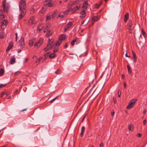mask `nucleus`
Returning a JSON list of instances; mask_svg holds the SVG:
<instances>
[{"mask_svg": "<svg viewBox=\"0 0 147 147\" xmlns=\"http://www.w3.org/2000/svg\"><path fill=\"white\" fill-rule=\"evenodd\" d=\"M48 39V43L47 47L44 49V50L46 52L49 51L53 47V45H52V44L53 42V39H50L49 38Z\"/></svg>", "mask_w": 147, "mask_h": 147, "instance_id": "1", "label": "nucleus"}, {"mask_svg": "<svg viewBox=\"0 0 147 147\" xmlns=\"http://www.w3.org/2000/svg\"><path fill=\"white\" fill-rule=\"evenodd\" d=\"M2 5L4 11H6L7 12L8 10L10 7L9 3L6 2V0H3L2 2Z\"/></svg>", "mask_w": 147, "mask_h": 147, "instance_id": "2", "label": "nucleus"}, {"mask_svg": "<svg viewBox=\"0 0 147 147\" xmlns=\"http://www.w3.org/2000/svg\"><path fill=\"white\" fill-rule=\"evenodd\" d=\"M137 101L136 99H133L130 100L128 103V105L126 107L127 109H130L134 106L136 102Z\"/></svg>", "mask_w": 147, "mask_h": 147, "instance_id": "3", "label": "nucleus"}, {"mask_svg": "<svg viewBox=\"0 0 147 147\" xmlns=\"http://www.w3.org/2000/svg\"><path fill=\"white\" fill-rule=\"evenodd\" d=\"M19 8L20 10L25 9L26 3L25 0H21L19 3Z\"/></svg>", "mask_w": 147, "mask_h": 147, "instance_id": "4", "label": "nucleus"}, {"mask_svg": "<svg viewBox=\"0 0 147 147\" xmlns=\"http://www.w3.org/2000/svg\"><path fill=\"white\" fill-rule=\"evenodd\" d=\"M69 12V9L67 10L61 12L58 15V17H59L60 18H63L66 16L67 15Z\"/></svg>", "mask_w": 147, "mask_h": 147, "instance_id": "5", "label": "nucleus"}, {"mask_svg": "<svg viewBox=\"0 0 147 147\" xmlns=\"http://www.w3.org/2000/svg\"><path fill=\"white\" fill-rule=\"evenodd\" d=\"M128 29L129 30L130 32L132 33V31L134 29V25L133 23V22L131 20H130L128 22Z\"/></svg>", "mask_w": 147, "mask_h": 147, "instance_id": "6", "label": "nucleus"}, {"mask_svg": "<svg viewBox=\"0 0 147 147\" xmlns=\"http://www.w3.org/2000/svg\"><path fill=\"white\" fill-rule=\"evenodd\" d=\"M80 6L81 5H80L78 6L77 5L75 6L73 8H71L70 9H69L70 11H71L72 14H74L75 13L77 10L80 9Z\"/></svg>", "mask_w": 147, "mask_h": 147, "instance_id": "7", "label": "nucleus"}, {"mask_svg": "<svg viewBox=\"0 0 147 147\" xmlns=\"http://www.w3.org/2000/svg\"><path fill=\"white\" fill-rule=\"evenodd\" d=\"M43 39L42 38H40L39 40L34 45V47H36L37 48L39 47L43 43Z\"/></svg>", "mask_w": 147, "mask_h": 147, "instance_id": "8", "label": "nucleus"}, {"mask_svg": "<svg viewBox=\"0 0 147 147\" xmlns=\"http://www.w3.org/2000/svg\"><path fill=\"white\" fill-rule=\"evenodd\" d=\"M20 47L22 48H23L25 45L24 42V38L23 37H21L19 41Z\"/></svg>", "mask_w": 147, "mask_h": 147, "instance_id": "9", "label": "nucleus"}, {"mask_svg": "<svg viewBox=\"0 0 147 147\" xmlns=\"http://www.w3.org/2000/svg\"><path fill=\"white\" fill-rule=\"evenodd\" d=\"M73 25V23L72 22H69L64 28V31L65 32L67 30L70 28Z\"/></svg>", "mask_w": 147, "mask_h": 147, "instance_id": "10", "label": "nucleus"}, {"mask_svg": "<svg viewBox=\"0 0 147 147\" xmlns=\"http://www.w3.org/2000/svg\"><path fill=\"white\" fill-rule=\"evenodd\" d=\"M45 4L49 7H51L53 6V4L51 3V0H46L45 2Z\"/></svg>", "mask_w": 147, "mask_h": 147, "instance_id": "11", "label": "nucleus"}, {"mask_svg": "<svg viewBox=\"0 0 147 147\" xmlns=\"http://www.w3.org/2000/svg\"><path fill=\"white\" fill-rule=\"evenodd\" d=\"M16 58L15 56H12L10 58L9 63L11 65H13L16 63Z\"/></svg>", "mask_w": 147, "mask_h": 147, "instance_id": "12", "label": "nucleus"}, {"mask_svg": "<svg viewBox=\"0 0 147 147\" xmlns=\"http://www.w3.org/2000/svg\"><path fill=\"white\" fill-rule=\"evenodd\" d=\"M28 22L30 24H36V22L34 21V17H31L29 20Z\"/></svg>", "mask_w": 147, "mask_h": 147, "instance_id": "13", "label": "nucleus"}, {"mask_svg": "<svg viewBox=\"0 0 147 147\" xmlns=\"http://www.w3.org/2000/svg\"><path fill=\"white\" fill-rule=\"evenodd\" d=\"M8 23V21L7 20H3L1 22V25L0 26V27L1 28V29H2V27L4 26L7 25Z\"/></svg>", "mask_w": 147, "mask_h": 147, "instance_id": "14", "label": "nucleus"}, {"mask_svg": "<svg viewBox=\"0 0 147 147\" xmlns=\"http://www.w3.org/2000/svg\"><path fill=\"white\" fill-rule=\"evenodd\" d=\"M13 43L12 41L10 42L9 43V45L7 47V48L6 49V51L7 52L10 49H11L13 47Z\"/></svg>", "mask_w": 147, "mask_h": 147, "instance_id": "15", "label": "nucleus"}, {"mask_svg": "<svg viewBox=\"0 0 147 147\" xmlns=\"http://www.w3.org/2000/svg\"><path fill=\"white\" fill-rule=\"evenodd\" d=\"M20 11H21V12L20 15L19 16V18L20 20H21L23 18V17L25 15V9L22 10Z\"/></svg>", "mask_w": 147, "mask_h": 147, "instance_id": "16", "label": "nucleus"}, {"mask_svg": "<svg viewBox=\"0 0 147 147\" xmlns=\"http://www.w3.org/2000/svg\"><path fill=\"white\" fill-rule=\"evenodd\" d=\"M88 6V1H85L83 4L82 6V8L83 10H86Z\"/></svg>", "mask_w": 147, "mask_h": 147, "instance_id": "17", "label": "nucleus"}, {"mask_svg": "<svg viewBox=\"0 0 147 147\" xmlns=\"http://www.w3.org/2000/svg\"><path fill=\"white\" fill-rule=\"evenodd\" d=\"M85 10H83L80 13L81 15L80 17L82 19H83L84 18H85L86 16Z\"/></svg>", "mask_w": 147, "mask_h": 147, "instance_id": "18", "label": "nucleus"}, {"mask_svg": "<svg viewBox=\"0 0 147 147\" xmlns=\"http://www.w3.org/2000/svg\"><path fill=\"white\" fill-rule=\"evenodd\" d=\"M103 87V85L100 86V85H98L96 87V89L94 90V91H96L98 90L99 92H100L102 89Z\"/></svg>", "mask_w": 147, "mask_h": 147, "instance_id": "19", "label": "nucleus"}, {"mask_svg": "<svg viewBox=\"0 0 147 147\" xmlns=\"http://www.w3.org/2000/svg\"><path fill=\"white\" fill-rule=\"evenodd\" d=\"M67 38V37L65 34H63L61 35L60 36L59 38V39L61 40L62 41L63 40Z\"/></svg>", "mask_w": 147, "mask_h": 147, "instance_id": "20", "label": "nucleus"}, {"mask_svg": "<svg viewBox=\"0 0 147 147\" xmlns=\"http://www.w3.org/2000/svg\"><path fill=\"white\" fill-rule=\"evenodd\" d=\"M129 17V14L128 13H127L124 16V21L125 22H126L128 20Z\"/></svg>", "mask_w": 147, "mask_h": 147, "instance_id": "21", "label": "nucleus"}, {"mask_svg": "<svg viewBox=\"0 0 147 147\" xmlns=\"http://www.w3.org/2000/svg\"><path fill=\"white\" fill-rule=\"evenodd\" d=\"M62 41L61 40L59 39L58 40L57 42L55 44V46L56 47H59L62 43Z\"/></svg>", "mask_w": 147, "mask_h": 147, "instance_id": "22", "label": "nucleus"}, {"mask_svg": "<svg viewBox=\"0 0 147 147\" xmlns=\"http://www.w3.org/2000/svg\"><path fill=\"white\" fill-rule=\"evenodd\" d=\"M4 18V16L3 14L2 10H0V20H2Z\"/></svg>", "mask_w": 147, "mask_h": 147, "instance_id": "23", "label": "nucleus"}, {"mask_svg": "<svg viewBox=\"0 0 147 147\" xmlns=\"http://www.w3.org/2000/svg\"><path fill=\"white\" fill-rule=\"evenodd\" d=\"M132 54L133 57L134 59V62H136V56L135 53L133 51H132Z\"/></svg>", "mask_w": 147, "mask_h": 147, "instance_id": "24", "label": "nucleus"}, {"mask_svg": "<svg viewBox=\"0 0 147 147\" xmlns=\"http://www.w3.org/2000/svg\"><path fill=\"white\" fill-rule=\"evenodd\" d=\"M81 0H76L72 2V4H74V5H77L79 3L80 1Z\"/></svg>", "mask_w": 147, "mask_h": 147, "instance_id": "25", "label": "nucleus"}, {"mask_svg": "<svg viewBox=\"0 0 147 147\" xmlns=\"http://www.w3.org/2000/svg\"><path fill=\"white\" fill-rule=\"evenodd\" d=\"M128 129L129 130L132 131L133 129V125L131 124H129L128 126Z\"/></svg>", "mask_w": 147, "mask_h": 147, "instance_id": "26", "label": "nucleus"}, {"mask_svg": "<svg viewBox=\"0 0 147 147\" xmlns=\"http://www.w3.org/2000/svg\"><path fill=\"white\" fill-rule=\"evenodd\" d=\"M43 27V25L42 24H40L38 25V29L40 32L42 29Z\"/></svg>", "mask_w": 147, "mask_h": 147, "instance_id": "27", "label": "nucleus"}, {"mask_svg": "<svg viewBox=\"0 0 147 147\" xmlns=\"http://www.w3.org/2000/svg\"><path fill=\"white\" fill-rule=\"evenodd\" d=\"M4 72V70L3 69H0V76H2L3 75Z\"/></svg>", "mask_w": 147, "mask_h": 147, "instance_id": "28", "label": "nucleus"}, {"mask_svg": "<svg viewBox=\"0 0 147 147\" xmlns=\"http://www.w3.org/2000/svg\"><path fill=\"white\" fill-rule=\"evenodd\" d=\"M99 19L98 17L97 16H95L93 17L92 20L94 22L97 21Z\"/></svg>", "mask_w": 147, "mask_h": 147, "instance_id": "29", "label": "nucleus"}, {"mask_svg": "<svg viewBox=\"0 0 147 147\" xmlns=\"http://www.w3.org/2000/svg\"><path fill=\"white\" fill-rule=\"evenodd\" d=\"M52 34V32L50 31H49L47 33L46 35V36L47 37H49Z\"/></svg>", "mask_w": 147, "mask_h": 147, "instance_id": "30", "label": "nucleus"}, {"mask_svg": "<svg viewBox=\"0 0 147 147\" xmlns=\"http://www.w3.org/2000/svg\"><path fill=\"white\" fill-rule=\"evenodd\" d=\"M42 59V57H40L36 61V65H38L41 60Z\"/></svg>", "mask_w": 147, "mask_h": 147, "instance_id": "31", "label": "nucleus"}, {"mask_svg": "<svg viewBox=\"0 0 147 147\" xmlns=\"http://www.w3.org/2000/svg\"><path fill=\"white\" fill-rule=\"evenodd\" d=\"M55 54L54 53H52L49 56V57L50 59L53 58L55 57Z\"/></svg>", "mask_w": 147, "mask_h": 147, "instance_id": "32", "label": "nucleus"}, {"mask_svg": "<svg viewBox=\"0 0 147 147\" xmlns=\"http://www.w3.org/2000/svg\"><path fill=\"white\" fill-rule=\"evenodd\" d=\"M72 1L70 2L68 4V7L69 8V9L71 8V7L73 5H74V4H72Z\"/></svg>", "mask_w": 147, "mask_h": 147, "instance_id": "33", "label": "nucleus"}, {"mask_svg": "<svg viewBox=\"0 0 147 147\" xmlns=\"http://www.w3.org/2000/svg\"><path fill=\"white\" fill-rule=\"evenodd\" d=\"M33 41L32 40H30L28 45L30 47L32 46L33 45Z\"/></svg>", "mask_w": 147, "mask_h": 147, "instance_id": "34", "label": "nucleus"}, {"mask_svg": "<svg viewBox=\"0 0 147 147\" xmlns=\"http://www.w3.org/2000/svg\"><path fill=\"white\" fill-rule=\"evenodd\" d=\"M50 27V24H47L45 25V28L47 30Z\"/></svg>", "mask_w": 147, "mask_h": 147, "instance_id": "35", "label": "nucleus"}, {"mask_svg": "<svg viewBox=\"0 0 147 147\" xmlns=\"http://www.w3.org/2000/svg\"><path fill=\"white\" fill-rule=\"evenodd\" d=\"M127 69L128 70V73L129 74H131V71L130 69V67L129 65H127Z\"/></svg>", "mask_w": 147, "mask_h": 147, "instance_id": "36", "label": "nucleus"}, {"mask_svg": "<svg viewBox=\"0 0 147 147\" xmlns=\"http://www.w3.org/2000/svg\"><path fill=\"white\" fill-rule=\"evenodd\" d=\"M55 73L57 74H59L61 73V71L59 69H58L55 72Z\"/></svg>", "mask_w": 147, "mask_h": 147, "instance_id": "37", "label": "nucleus"}, {"mask_svg": "<svg viewBox=\"0 0 147 147\" xmlns=\"http://www.w3.org/2000/svg\"><path fill=\"white\" fill-rule=\"evenodd\" d=\"M142 31L143 35L144 37H145L146 36V34L145 32L143 30V29H142Z\"/></svg>", "mask_w": 147, "mask_h": 147, "instance_id": "38", "label": "nucleus"}, {"mask_svg": "<svg viewBox=\"0 0 147 147\" xmlns=\"http://www.w3.org/2000/svg\"><path fill=\"white\" fill-rule=\"evenodd\" d=\"M58 50V47H55L53 49V52H56Z\"/></svg>", "mask_w": 147, "mask_h": 147, "instance_id": "39", "label": "nucleus"}, {"mask_svg": "<svg viewBox=\"0 0 147 147\" xmlns=\"http://www.w3.org/2000/svg\"><path fill=\"white\" fill-rule=\"evenodd\" d=\"M51 18V15L47 16L46 17V20L47 21L49 20Z\"/></svg>", "mask_w": 147, "mask_h": 147, "instance_id": "40", "label": "nucleus"}, {"mask_svg": "<svg viewBox=\"0 0 147 147\" xmlns=\"http://www.w3.org/2000/svg\"><path fill=\"white\" fill-rule=\"evenodd\" d=\"M21 74V72L20 71H18L16 72L15 73L14 75L16 76H17L18 75L20 74Z\"/></svg>", "mask_w": 147, "mask_h": 147, "instance_id": "41", "label": "nucleus"}, {"mask_svg": "<svg viewBox=\"0 0 147 147\" xmlns=\"http://www.w3.org/2000/svg\"><path fill=\"white\" fill-rule=\"evenodd\" d=\"M7 84H0V88H3Z\"/></svg>", "mask_w": 147, "mask_h": 147, "instance_id": "42", "label": "nucleus"}, {"mask_svg": "<svg viewBox=\"0 0 147 147\" xmlns=\"http://www.w3.org/2000/svg\"><path fill=\"white\" fill-rule=\"evenodd\" d=\"M76 41V39H75V40H73L71 42V45L73 46L74 45V43Z\"/></svg>", "mask_w": 147, "mask_h": 147, "instance_id": "43", "label": "nucleus"}, {"mask_svg": "<svg viewBox=\"0 0 147 147\" xmlns=\"http://www.w3.org/2000/svg\"><path fill=\"white\" fill-rule=\"evenodd\" d=\"M5 94H6V92L5 91H4L2 92L1 94V97H2L3 96V95H5Z\"/></svg>", "mask_w": 147, "mask_h": 147, "instance_id": "44", "label": "nucleus"}, {"mask_svg": "<svg viewBox=\"0 0 147 147\" xmlns=\"http://www.w3.org/2000/svg\"><path fill=\"white\" fill-rule=\"evenodd\" d=\"M35 11V10L34 9H32L30 11V13L33 14L34 13Z\"/></svg>", "mask_w": 147, "mask_h": 147, "instance_id": "45", "label": "nucleus"}, {"mask_svg": "<svg viewBox=\"0 0 147 147\" xmlns=\"http://www.w3.org/2000/svg\"><path fill=\"white\" fill-rule=\"evenodd\" d=\"M118 97H119L121 94V91L120 90H118Z\"/></svg>", "mask_w": 147, "mask_h": 147, "instance_id": "46", "label": "nucleus"}, {"mask_svg": "<svg viewBox=\"0 0 147 147\" xmlns=\"http://www.w3.org/2000/svg\"><path fill=\"white\" fill-rule=\"evenodd\" d=\"M58 96H57L56 98H55L51 100L50 101V102L51 103L53 102V101H54L58 97Z\"/></svg>", "mask_w": 147, "mask_h": 147, "instance_id": "47", "label": "nucleus"}, {"mask_svg": "<svg viewBox=\"0 0 147 147\" xmlns=\"http://www.w3.org/2000/svg\"><path fill=\"white\" fill-rule=\"evenodd\" d=\"M55 12H54L51 15V18H53L55 16Z\"/></svg>", "mask_w": 147, "mask_h": 147, "instance_id": "48", "label": "nucleus"}, {"mask_svg": "<svg viewBox=\"0 0 147 147\" xmlns=\"http://www.w3.org/2000/svg\"><path fill=\"white\" fill-rule=\"evenodd\" d=\"M85 130V127L84 126H83L81 129V131L84 132Z\"/></svg>", "mask_w": 147, "mask_h": 147, "instance_id": "49", "label": "nucleus"}, {"mask_svg": "<svg viewBox=\"0 0 147 147\" xmlns=\"http://www.w3.org/2000/svg\"><path fill=\"white\" fill-rule=\"evenodd\" d=\"M143 123L144 125H145L146 123V119H144L143 121Z\"/></svg>", "mask_w": 147, "mask_h": 147, "instance_id": "50", "label": "nucleus"}, {"mask_svg": "<svg viewBox=\"0 0 147 147\" xmlns=\"http://www.w3.org/2000/svg\"><path fill=\"white\" fill-rule=\"evenodd\" d=\"M17 33H15V35H16V37H15V39H16V41H17V39H18V36H17Z\"/></svg>", "mask_w": 147, "mask_h": 147, "instance_id": "51", "label": "nucleus"}, {"mask_svg": "<svg viewBox=\"0 0 147 147\" xmlns=\"http://www.w3.org/2000/svg\"><path fill=\"white\" fill-rule=\"evenodd\" d=\"M68 46V43H65V45L64 46V48H66Z\"/></svg>", "mask_w": 147, "mask_h": 147, "instance_id": "52", "label": "nucleus"}, {"mask_svg": "<svg viewBox=\"0 0 147 147\" xmlns=\"http://www.w3.org/2000/svg\"><path fill=\"white\" fill-rule=\"evenodd\" d=\"M28 58H26L25 59V60L24 61V63H26L28 61Z\"/></svg>", "mask_w": 147, "mask_h": 147, "instance_id": "53", "label": "nucleus"}, {"mask_svg": "<svg viewBox=\"0 0 147 147\" xmlns=\"http://www.w3.org/2000/svg\"><path fill=\"white\" fill-rule=\"evenodd\" d=\"M137 136L138 137V138H140V137L141 136V134H138L137 135Z\"/></svg>", "mask_w": 147, "mask_h": 147, "instance_id": "54", "label": "nucleus"}, {"mask_svg": "<svg viewBox=\"0 0 147 147\" xmlns=\"http://www.w3.org/2000/svg\"><path fill=\"white\" fill-rule=\"evenodd\" d=\"M124 87L125 88H126V82H123Z\"/></svg>", "mask_w": 147, "mask_h": 147, "instance_id": "55", "label": "nucleus"}, {"mask_svg": "<svg viewBox=\"0 0 147 147\" xmlns=\"http://www.w3.org/2000/svg\"><path fill=\"white\" fill-rule=\"evenodd\" d=\"M100 147H103V144L102 142L100 143Z\"/></svg>", "mask_w": 147, "mask_h": 147, "instance_id": "56", "label": "nucleus"}, {"mask_svg": "<svg viewBox=\"0 0 147 147\" xmlns=\"http://www.w3.org/2000/svg\"><path fill=\"white\" fill-rule=\"evenodd\" d=\"M100 6V5H99L98 6V4H96L95 5V8H97V7H99V6Z\"/></svg>", "mask_w": 147, "mask_h": 147, "instance_id": "57", "label": "nucleus"}, {"mask_svg": "<svg viewBox=\"0 0 147 147\" xmlns=\"http://www.w3.org/2000/svg\"><path fill=\"white\" fill-rule=\"evenodd\" d=\"M44 11V7H43L42 9L40 11V12L41 13H43V12Z\"/></svg>", "mask_w": 147, "mask_h": 147, "instance_id": "58", "label": "nucleus"}, {"mask_svg": "<svg viewBox=\"0 0 147 147\" xmlns=\"http://www.w3.org/2000/svg\"><path fill=\"white\" fill-rule=\"evenodd\" d=\"M146 110L145 109H144V110L143 111V113L144 114H145L146 113Z\"/></svg>", "mask_w": 147, "mask_h": 147, "instance_id": "59", "label": "nucleus"}, {"mask_svg": "<svg viewBox=\"0 0 147 147\" xmlns=\"http://www.w3.org/2000/svg\"><path fill=\"white\" fill-rule=\"evenodd\" d=\"M83 133L84 132L81 131L80 134V135L81 136V137H82L83 136Z\"/></svg>", "mask_w": 147, "mask_h": 147, "instance_id": "60", "label": "nucleus"}, {"mask_svg": "<svg viewBox=\"0 0 147 147\" xmlns=\"http://www.w3.org/2000/svg\"><path fill=\"white\" fill-rule=\"evenodd\" d=\"M125 77V75L124 74H122L121 76V78L122 79H123Z\"/></svg>", "mask_w": 147, "mask_h": 147, "instance_id": "61", "label": "nucleus"}, {"mask_svg": "<svg viewBox=\"0 0 147 147\" xmlns=\"http://www.w3.org/2000/svg\"><path fill=\"white\" fill-rule=\"evenodd\" d=\"M3 38V36L1 34V33L0 34V38Z\"/></svg>", "mask_w": 147, "mask_h": 147, "instance_id": "62", "label": "nucleus"}, {"mask_svg": "<svg viewBox=\"0 0 147 147\" xmlns=\"http://www.w3.org/2000/svg\"><path fill=\"white\" fill-rule=\"evenodd\" d=\"M125 56L126 57H129V56H128L127 55V53H126V54H125Z\"/></svg>", "mask_w": 147, "mask_h": 147, "instance_id": "63", "label": "nucleus"}, {"mask_svg": "<svg viewBox=\"0 0 147 147\" xmlns=\"http://www.w3.org/2000/svg\"><path fill=\"white\" fill-rule=\"evenodd\" d=\"M21 51V50H19L18 51V53H20Z\"/></svg>", "mask_w": 147, "mask_h": 147, "instance_id": "64", "label": "nucleus"}]
</instances>
